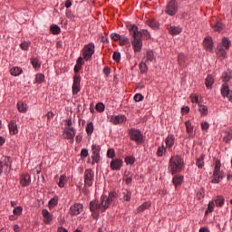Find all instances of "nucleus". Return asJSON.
Returning <instances> with one entry per match:
<instances>
[{"instance_id":"f257e3e1","label":"nucleus","mask_w":232,"mask_h":232,"mask_svg":"<svg viewBox=\"0 0 232 232\" xmlns=\"http://www.w3.org/2000/svg\"><path fill=\"white\" fill-rule=\"evenodd\" d=\"M129 32L132 37L131 45L135 53H139L142 50V38H140V33H139V27L137 25H131Z\"/></svg>"},{"instance_id":"f03ea898","label":"nucleus","mask_w":232,"mask_h":232,"mask_svg":"<svg viewBox=\"0 0 232 232\" xmlns=\"http://www.w3.org/2000/svg\"><path fill=\"white\" fill-rule=\"evenodd\" d=\"M169 172L171 175H176V173H180L184 169V159L182 157L176 155L172 156L169 161L168 167Z\"/></svg>"},{"instance_id":"7ed1b4c3","label":"nucleus","mask_w":232,"mask_h":232,"mask_svg":"<svg viewBox=\"0 0 232 232\" xmlns=\"http://www.w3.org/2000/svg\"><path fill=\"white\" fill-rule=\"evenodd\" d=\"M90 211H92V217L94 218V220H97L99 218V215L102 213H104L102 209H104V202H102V198H100L99 200H92L89 205Z\"/></svg>"},{"instance_id":"20e7f679","label":"nucleus","mask_w":232,"mask_h":232,"mask_svg":"<svg viewBox=\"0 0 232 232\" xmlns=\"http://www.w3.org/2000/svg\"><path fill=\"white\" fill-rule=\"evenodd\" d=\"M93 53H95V44L90 43L85 44L82 50V61H92Z\"/></svg>"},{"instance_id":"39448f33","label":"nucleus","mask_w":232,"mask_h":232,"mask_svg":"<svg viewBox=\"0 0 232 232\" xmlns=\"http://www.w3.org/2000/svg\"><path fill=\"white\" fill-rule=\"evenodd\" d=\"M12 169V159L8 156H3L0 160V175L5 173L8 175Z\"/></svg>"},{"instance_id":"423d86ee","label":"nucleus","mask_w":232,"mask_h":232,"mask_svg":"<svg viewBox=\"0 0 232 232\" xmlns=\"http://www.w3.org/2000/svg\"><path fill=\"white\" fill-rule=\"evenodd\" d=\"M226 177V174L220 170V162H216L213 175L210 177L212 184H218Z\"/></svg>"},{"instance_id":"0eeeda50","label":"nucleus","mask_w":232,"mask_h":232,"mask_svg":"<svg viewBox=\"0 0 232 232\" xmlns=\"http://www.w3.org/2000/svg\"><path fill=\"white\" fill-rule=\"evenodd\" d=\"M129 137L133 142H136V144L138 145L142 144V142H144V136L142 135V132L139 129H130Z\"/></svg>"},{"instance_id":"6e6552de","label":"nucleus","mask_w":232,"mask_h":232,"mask_svg":"<svg viewBox=\"0 0 232 232\" xmlns=\"http://www.w3.org/2000/svg\"><path fill=\"white\" fill-rule=\"evenodd\" d=\"M83 180L85 188H92L95 180V172L92 169H87L83 174Z\"/></svg>"},{"instance_id":"1a4fd4ad","label":"nucleus","mask_w":232,"mask_h":232,"mask_svg":"<svg viewBox=\"0 0 232 232\" xmlns=\"http://www.w3.org/2000/svg\"><path fill=\"white\" fill-rule=\"evenodd\" d=\"M179 12V3H177L175 0H170L165 9V14L167 15H175Z\"/></svg>"},{"instance_id":"9d476101","label":"nucleus","mask_w":232,"mask_h":232,"mask_svg":"<svg viewBox=\"0 0 232 232\" xmlns=\"http://www.w3.org/2000/svg\"><path fill=\"white\" fill-rule=\"evenodd\" d=\"M101 198L103 202L102 211H106V209H108V208H110V204H111V202H115V199L117 198V196H115V193L111 192V193H109V196L102 195L101 197Z\"/></svg>"},{"instance_id":"9b49d317","label":"nucleus","mask_w":232,"mask_h":232,"mask_svg":"<svg viewBox=\"0 0 232 232\" xmlns=\"http://www.w3.org/2000/svg\"><path fill=\"white\" fill-rule=\"evenodd\" d=\"M123 164L124 161H122L121 159L116 158L111 160L110 163V168L112 171H121V169L122 168Z\"/></svg>"},{"instance_id":"f8f14e48","label":"nucleus","mask_w":232,"mask_h":232,"mask_svg":"<svg viewBox=\"0 0 232 232\" xmlns=\"http://www.w3.org/2000/svg\"><path fill=\"white\" fill-rule=\"evenodd\" d=\"M72 95H77L81 92V76L74 75L73 83L72 86Z\"/></svg>"},{"instance_id":"ddd939ff","label":"nucleus","mask_w":232,"mask_h":232,"mask_svg":"<svg viewBox=\"0 0 232 232\" xmlns=\"http://www.w3.org/2000/svg\"><path fill=\"white\" fill-rule=\"evenodd\" d=\"M82 204L75 203L70 208V215H72V217H77V215H81V213H82Z\"/></svg>"},{"instance_id":"4468645a","label":"nucleus","mask_w":232,"mask_h":232,"mask_svg":"<svg viewBox=\"0 0 232 232\" xmlns=\"http://www.w3.org/2000/svg\"><path fill=\"white\" fill-rule=\"evenodd\" d=\"M9 133L11 135H17L19 133V129H17V121L12 120L8 124Z\"/></svg>"},{"instance_id":"2eb2a0df","label":"nucleus","mask_w":232,"mask_h":232,"mask_svg":"<svg viewBox=\"0 0 232 232\" xmlns=\"http://www.w3.org/2000/svg\"><path fill=\"white\" fill-rule=\"evenodd\" d=\"M203 44L207 52H213V39L210 36L204 39Z\"/></svg>"},{"instance_id":"dca6fc26","label":"nucleus","mask_w":232,"mask_h":232,"mask_svg":"<svg viewBox=\"0 0 232 232\" xmlns=\"http://www.w3.org/2000/svg\"><path fill=\"white\" fill-rule=\"evenodd\" d=\"M111 122L112 124H122V122H126V116L118 115V116H111Z\"/></svg>"},{"instance_id":"f3484780","label":"nucleus","mask_w":232,"mask_h":232,"mask_svg":"<svg viewBox=\"0 0 232 232\" xmlns=\"http://www.w3.org/2000/svg\"><path fill=\"white\" fill-rule=\"evenodd\" d=\"M165 144L168 150H171V148H173V146L175 145V135L169 134L165 140Z\"/></svg>"},{"instance_id":"a211bd4d","label":"nucleus","mask_w":232,"mask_h":232,"mask_svg":"<svg viewBox=\"0 0 232 232\" xmlns=\"http://www.w3.org/2000/svg\"><path fill=\"white\" fill-rule=\"evenodd\" d=\"M32 182V179L30 178L29 174H24L20 178V184L24 186V188H26V186H30V183Z\"/></svg>"},{"instance_id":"6ab92c4d","label":"nucleus","mask_w":232,"mask_h":232,"mask_svg":"<svg viewBox=\"0 0 232 232\" xmlns=\"http://www.w3.org/2000/svg\"><path fill=\"white\" fill-rule=\"evenodd\" d=\"M43 217H44V224H50L52 220L53 219V216L48 211V209H44L42 211Z\"/></svg>"},{"instance_id":"aec40b11","label":"nucleus","mask_w":232,"mask_h":232,"mask_svg":"<svg viewBox=\"0 0 232 232\" xmlns=\"http://www.w3.org/2000/svg\"><path fill=\"white\" fill-rule=\"evenodd\" d=\"M169 33L170 35H179V34L182 33V28L179 26H175V25H169L168 27Z\"/></svg>"},{"instance_id":"412c9836","label":"nucleus","mask_w":232,"mask_h":232,"mask_svg":"<svg viewBox=\"0 0 232 232\" xmlns=\"http://www.w3.org/2000/svg\"><path fill=\"white\" fill-rule=\"evenodd\" d=\"M216 53L219 59H226L227 55V53H226V50H224V47H222V45L218 46V48L216 49Z\"/></svg>"},{"instance_id":"4be33fe9","label":"nucleus","mask_w":232,"mask_h":232,"mask_svg":"<svg viewBox=\"0 0 232 232\" xmlns=\"http://www.w3.org/2000/svg\"><path fill=\"white\" fill-rule=\"evenodd\" d=\"M145 63H157V58H155V53L153 51H147Z\"/></svg>"},{"instance_id":"5701e85b","label":"nucleus","mask_w":232,"mask_h":232,"mask_svg":"<svg viewBox=\"0 0 232 232\" xmlns=\"http://www.w3.org/2000/svg\"><path fill=\"white\" fill-rule=\"evenodd\" d=\"M82 64H84V60H82V56H80L78 57L76 64L74 66V73H79L81 72Z\"/></svg>"},{"instance_id":"b1692460","label":"nucleus","mask_w":232,"mask_h":232,"mask_svg":"<svg viewBox=\"0 0 232 232\" xmlns=\"http://www.w3.org/2000/svg\"><path fill=\"white\" fill-rule=\"evenodd\" d=\"M64 135H65V139H67L68 140H72V142H73V139H75V133L76 130H65L63 131Z\"/></svg>"},{"instance_id":"393cba45","label":"nucleus","mask_w":232,"mask_h":232,"mask_svg":"<svg viewBox=\"0 0 232 232\" xmlns=\"http://www.w3.org/2000/svg\"><path fill=\"white\" fill-rule=\"evenodd\" d=\"M182 182H184V176L176 175L172 179V183L174 184L175 188H177L178 186H180Z\"/></svg>"},{"instance_id":"a878e982","label":"nucleus","mask_w":232,"mask_h":232,"mask_svg":"<svg viewBox=\"0 0 232 232\" xmlns=\"http://www.w3.org/2000/svg\"><path fill=\"white\" fill-rule=\"evenodd\" d=\"M151 208V202L146 201L140 207H138L137 212L138 213H142L143 211H146V209H150Z\"/></svg>"},{"instance_id":"bb28decb","label":"nucleus","mask_w":232,"mask_h":232,"mask_svg":"<svg viewBox=\"0 0 232 232\" xmlns=\"http://www.w3.org/2000/svg\"><path fill=\"white\" fill-rule=\"evenodd\" d=\"M185 126H186V130H187V133L188 135V137L192 138L194 136L193 134V124H191V121H188L185 122Z\"/></svg>"},{"instance_id":"cd10ccee","label":"nucleus","mask_w":232,"mask_h":232,"mask_svg":"<svg viewBox=\"0 0 232 232\" xmlns=\"http://www.w3.org/2000/svg\"><path fill=\"white\" fill-rule=\"evenodd\" d=\"M11 75H14V77H19L21 73H23V69L21 67H13L10 69Z\"/></svg>"},{"instance_id":"c85d7f7f","label":"nucleus","mask_w":232,"mask_h":232,"mask_svg":"<svg viewBox=\"0 0 232 232\" xmlns=\"http://www.w3.org/2000/svg\"><path fill=\"white\" fill-rule=\"evenodd\" d=\"M214 202L218 208H222V206H224V203L226 202V199L222 196H217L214 199Z\"/></svg>"},{"instance_id":"c756f323","label":"nucleus","mask_w":232,"mask_h":232,"mask_svg":"<svg viewBox=\"0 0 232 232\" xmlns=\"http://www.w3.org/2000/svg\"><path fill=\"white\" fill-rule=\"evenodd\" d=\"M91 159H92V166L94 164H99V162H101V153H92V156H91Z\"/></svg>"},{"instance_id":"7c9ffc66","label":"nucleus","mask_w":232,"mask_h":232,"mask_svg":"<svg viewBox=\"0 0 232 232\" xmlns=\"http://www.w3.org/2000/svg\"><path fill=\"white\" fill-rule=\"evenodd\" d=\"M231 91H229V86L227 83H224L221 87V95L223 97H227Z\"/></svg>"},{"instance_id":"2f4dec72","label":"nucleus","mask_w":232,"mask_h":232,"mask_svg":"<svg viewBox=\"0 0 232 232\" xmlns=\"http://www.w3.org/2000/svg\"><path fill=\"white\" fill-rule=\"evenodd\" d=\"M204 159H206V155L201 154L196 160V166L200 169L204 168Z\"/></svg>"},{"instance_id":"473e14b6","label":"nucleus","mask_w":232,"mask_h":232,"mask_svg":"<svg viewBox=\"0 0 232 232\" xmlns=\"http://www.w3.org/2000/svg\"><path fill=\"white\" fill-rule=\"evenodd\" d=\"M212 28L214 32H222V30L224 29V25L220 22H215L214 24H212Z\"/></svg>"},{"instance_id":"72a5a7b5","label":"nucleus","mask_w":232,"mask_h":232,"mask_svg":"<svg viewBox=\"0 0 232 232\" xmlns=\"http://www.w3.org/2000/svg\"><path fill=\"white\" fill-rule=\"evenodd\" d=\"M93 122L90 121L87 123L86 127H85V131L87 133V135L92 136L93 134Z\"/></svg>"},{"instance_id":"f704fd0d","label":"nucleus","mask_w":232,"mask_h":232,"mask_svg":"<svg viewBox=\"0 0 232 232\" xmlns=\"http://www.w3.org/2000/svg\"><path fill=\"white\" fill-rule=\"evenodd\" d=\"M221 46H222V48L224 47L225 50H229V48L231 46V41H229V38L224 37L223 40H222Z\"/></svg>"},{"instance_id":"c9c22d12","label":"nucleus","mask_w":232,"mask_h":232,"mask_svg":"<svg viewBox=\"0 0 232 232\" xmlns=\"http://www.w3.org/2000/svg\"><path fill=\"white\" fill-rule=\"evenodd\" d=\"M214 210H215V201L211 200L208 202V208L205 211V215H208V213H213Z\"/></svg>"},{"instance_id":"e433bc0d","label":"nucleus","mask_w":232,"mask_h":232,"mask_svg":"<svg viewBox=\"0 0 232 232\" xmlns=\"http://www.w3.org/2000/svg\"><path fill=\"white\" fill-rule=\"evenodd\" d=\"M147 24L152 28L153 30H157V28H159V22H157V20L155 19H150L147 22Z\"/></svg>"},{"instance_id":"4c0bfd02","label":"nucleus","mask_w":232,"mask_h":232,"mask_svg":"<svg viewBox=\"0 0 232 232\" xmlns=\"http://www.w3.org/2000/svg\"><path fill=\"white\" fill-rule=\"evenodd\" d=\"M50 30L53 35H59L61 34V27L57 24L51 25Z\"/></svg>"},{"instance_id":"58836bf2","label":"nucleus","mask_w":232,"mask_h":232,"mask_svg":"<svg viewBox=\"0 0 232 232\" xmlns=\"http://www.w3.org/2000/svg\"><path fill=\"white\" fill-rule=\"evenodd\" d=\"M231 72L227 71L222 74L221 79L223 82H229V81H231Z\"/></svg>"},{"instance_id":"ea45409f","label":"nucleus","mask_w":232,"mask_h":232,"mask_svg":"<svg viewBox=\"0 0 232 232\" xmlns=\"http://www.w3.org/2000/svg\"><path fill=\"white\" fill-rule=\"evenodd\" d=\"M31 64L35 70L41 68V62L37 58H31Z\"/></svg>"},{"instance_id":"a19ab883","label":"nucleus","mask_w":232,"mask_h":232,"mask_svg":"<svg viewBox=\"0 0 232 232\" xmlns=\"http://www.w3.org/2000/svg\"><path fill=\"white\" fill-rule=\"evenodd\" d=\"M214 82H215V80H213V76L211 75H208L205 80V85L207 88H211Z\"/></svg>"},{"instance_id":"79ce46f5","label":"nucleus","mask_w":232,"mask_h":232,"mask_svg":"<svg viewBox=\"0 0 232 232\" xmlns=\"http://www.w3.org/2000/svg\"><path fill=\"white\" fill-rule=\"evenodd\" d=\"M65 130H71V131L75 130V128H73V122L72 121V119H68L65 121Z\"/></svg>"},{"instance_id":"37998d69","label":"nucleus","mask_w":232,"mask_h":232,"mask_svg":"<svg viewBox=\"0 0 232 232\" xmlns=\"http://www.w3.org/2000/svg\"><path fill=\"white\" fill-rule=\"evenodd\" d=\"M165 154H166V148L164 147V145L158 147L157 156L163 157Z\"/></svg>"},{"instance_id":"c03bdc74","label":"nucleus","mask_w":232,"mask_h":232,"mask_svg":"<svg viewBox=\"0 0 232 232\" xmlns=\"http://www.w3.org/2000/svg\"><path fill=\"white\" fill-rule=\"evenodd\" d=\"M17 108L21 113H26V104H24L23 102H18Z\"/></svg>"},{"instance_id":"a18cd8bd","label":"nucleus","mask_w":232,"mask_h":232,"mask_svg":"<svg viewBox=\"0 0 232 232\" xmlns=\"http://www.w3.org/2000/svg\"><path fill=\"white\" fill-rule=\"evenodd\" d=\"M139 34H140V39H142V37H145V39H150V37H151V34H150V32L146 29L139 31Z\"/></svg>"},{"instance_id":"49530a36","label":"nucleus","mask_w":232,"mask_h":232,"mask_svg":"<svg viewBox=\"0 0 232 232\" xmlns=\"http://www.w3.org/2000/svg\"><path fill=\"white\" fill-rule=\"evenodd\" d=\"M35 82H37L38 84H41L42 82H44V74L37 73L35 75Z\"/></svg>"},{"instance_id":"de8ad7c7","label":"nucleus","mask_w":232,"mask_h":232,"mask_svg":"<svg viewBox=\"0 0 232 232\" xmlns=\"http://www.w3.org/2000/svg\"><path fill=\"white\" fill-rule=\"evenodd\" d=\"M147 62L144 63H140V71L141 72V73H147L148 72V65H147Z\"/></svg>"},{"instance_id":"09e8293b","label":"nucleus","mask_w":232,"mask_h":232,"mask_svg":"<svg viewBox=\"0 0 232 232\" xmlns=\"http://www.w3.org/2000/svg\"><path fill=\"white\" fill-rule=\"evenodd\" d=\"M65 185H66V176L62 175L60 176L58 186L59 188H64Z\"/></svg>"},{"instance_id":"8fccbe9b","label":"nucleus","mask_w":232,"mask_h":232,"mask_svg":"<svg viewBox=\"0 0 232 232\" xmlns=\"http://www.w3.org/2000/svg\"><path fill=\"white\" fill-rule=\"evenodd\" d=\"M125 162L128 165L133 166V164H135V157L133 156L125 157Z\"/></svg>"},{"instance_id":"3c124183","label":"nucleus","mask_w":232,"mask_h":232,"mask_svg":"<svg viewBox=\"0 0 232 232\" xmlns=\"http://www.w3.org/2000/svg\"><path fill=\"white\" fill-rule=\"evenodd\" d=\"M59 204V199L57 198H53L49 200V208H55Z\"/></svg>"},{"instance_id":"603ef678","label":"nucleus","mask_w":232,"mask_h":232,"mask_svg":"<svg viewBox=\"0 0 232 232\" xmlns=\"http://www.w3.org/2000/svg\"><path fill=\"white\" fill-rule=\"evenodd\" d=\"M92 153H101V145L92 144Z\"/></svg>"},{"instance_id":"864d4df0","label":"nucleus","mask_w":232,"mask_h":232,"mask_svg":"<svg viewBox=\"0 0 232 232\" xmlns=\"http://www.w3.org/2000/svg\"><path fill=\"white\" fill-rule=\"evenodd\" d=\"M198 111L202 115H208V107L206 105H198Z\"/></svg>"},{"instance_id":"5fc2aeb1","label":"nucleus","mask_w":232,"mask_h":232,"mask_svg":"<svg viewBox=\"0 0 232 232\" xmlns=\"http://www.w3.org/2000/svg\"><path fill=\"white\" fill-rule=\"evenodd\" d=\"M30 42H23L22 44H20V48L25 52H27V50L30 48Z\"/></svg>"},{"instance_id":"6e6d98bb","label":"nucleus","mask_w":232,"mask_h":232,"mask_svg":"<svg viewBox=\"0 0 232 232\" xmlns=\"http://www.w3.org/2000/svg\"><path fill=\"white\" fill-rule=\"evenodd\" d=\"M107 157L108 159H115V150L114 149H108L107 150Z\"/></svg>"},{"instance_id":"4d7b16f0","label":"nucleus","mask_w":232,"mask_h":232,"mask_svg":"<svg viewBox=\"0 0 232 232\" xmlns=\"http://www.w3.org/2000/svg\"><path fill=\"white\" fill-rule=\"evenodd\" d=\"M123 200H126V202H130V200H131V192L130 191L123 192Z\"/></svg>"},{"instance_id":"13d9d810","label":"nucleus","mask_w":232,"mask_h":232,"mask_svg":"<svg viewBox=\"0 0 232 232\" xmlns=\"http://www.w3.org/2000/svg\"><path fill=\"white\" fill-rule=\"evenodd\" d=\"M96 111H99L100 113H102L104 111V104L102 102H99L96 104Z\"/></svg>"},{"instance_id":"bf43d9fd","label":"nucleus","mask_w":232,"mask_h":232,"mask_svg":"<svg viewBox=\"0 0 232 232\" xmlns=\"http://www.w3.org/2000/svg\"><path fill=\"white\" fill-rule=\"evenodd\" d=\"M225 142H230L232 140V130H228L227 134L223 138Z\"/></svg>"},{"instance_id":"052dcab7","label":"nucleus","mask_w":232,"mask_h":232,"mask_svg":"<svg viewBox=\"0 0 232 232\" xmlns=\"http://www.w3.org/2000/svg\"><path fill=\"white\" fill-rule=\"evenodd\" d=\"M120 45L121 46H124V44H126L129 41L128 37L122 35V36H120Z\"/></svg>"},{"instance_id":"680f3d73","label":"nucleus","mask_w":232,"mask_h":232,"mask_svg":"<svg viewBox=\"0 0 232 232\" xmlns=\"http://www.w3.org/2000/svg\"><path fill=\"white\" fill-rule=\"evenodd\" d=\"M134 101H135V102H140L144 101V96H142V94H140V93H137L134 95Z\"/></svg>"},{"instance_id":"e2e57ef3","label":"nucleus","mask_w":232,"mask_h":232,"mask_svg":"<svg viewBox=\"0 0 232 232\" xmlns=\"http://www.w3.org/2000/svg\"><path fill=\"white\" fill-rule=\"evenodd\" d=\"M113 61H116V63H119L121 61V53L114 52L112 55Z\"/></svg>"},{"instance_id":"0e129e2a","label":"nucleus","mask_w":232,"mask_h":232,"mask_svg":"<svg viewBox=\"0 0 232 232\" xmlns=\"http://www.w3.org/2000/svg\"><path fill=\"white\" fill-rule=\"evenodd\" d=\"M111 39H112V41H120L121 34H119L117 33H113L111 34Z\"/></svg>"},{"instance_id":"69168bd1","label":"nucleus","mask_w":232,"mask_h":232,"mask_svg":"<svg viewBox=\"0 0 232 232\" xmlns=\"http://www.w3.org/2000/svg\"><path fill=\"white\" fill-rule=\"evenodd\" d=\"M14 215H21V213H23V208L22 207H16L14 210H13Z\"/></svg>"},{"instance_id":"338daca9","label":"nucleus","mask_w":232,"mask_h":232,"mask_svg":"<svg viewBox=\"0 0 232 232\" xmlns=\"http://www.w3.org/2000/svg\"><path fill=\"white\" fill-rule=\"evenodd\" d=\"M89 153H88V150L87 149H82L81 150V157L82 159H86V157H88Z\"/></svg>"},{"instance_id":"774afa93","label":"nucleus","mask_w":232,"mask_h":232,"mask_svg":"<svg viewBox=\"0 0 232 232\" xmlns=\"http://www.w3.org/2000/svg\"><path fill=\"white\" fill-rule=\"evenodd\" d=\"M201 130H209V123L208 121L201 122Z\"/></svg>"}]
</instances>
